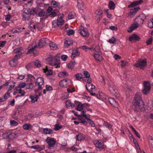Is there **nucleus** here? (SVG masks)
Masks as SVG:
<instances>
[{
	"label": "nucleus",
	"mask_w": 153,
	"mask_h": 153,
	"mask_svg": "<svg viewBox=\"0 0 153 153\" xmlns=\"http://www.w3.org/2000/svg\"><path fill=\"white\" fill-rule=\"evenodd\" d=\"M141 94L139 92H137L135 95L133 101V105L135 108L134 109V111L137 112L138 111V107L141 111H144L145 110L144 104L142 101L141 97Z\"/></svg>",
	"instance_id": "obj_1"
},
{
	"label": "nucleus",
	"mask_w": 153,
	"mask_h": 153,
	"mask_svg": "<svg viewBox=\"0 0 153 153\" xmlns=\"http://www.w3.org/2000/svg\"><path fill=\"white\" fill-rule=\"evenodd\" d=\"M50 41L49 39L46 38H43L39 40V43L37 46L35 45L33 46L32 45H30L28 48L27 53H33L35 51V48H40L45 46L47 44H48Z\"/></svg>",
	"instance_id": "obj_2"
},
{
	"label": "nucleus",
	"mask_w": 153,
	"mask_h": 153,
	"mask_svg": "<svg viewBox=\"0 0 153 153\" xmlns=\"http://www.w3.org/2000/svg\"><path fill=\"white\" fill-rule=\"evenodd\" d=\"M46 60L49 62V64L52 66H57L60 64L59 58L56 55L55 56H52L46 59Z\"/></svg>",
	"instance_id": "obj_3"
},
{
	"label": "nucleus",
	"mask_w": 153,
	"mask_h": 153,
	"mask_svg": "<svg viewBox=\"0 0 153 153\" xmlns=\"http://www.w3.org/2000/svg\"><path fill=\"white\" fill-rule=\"evenodd\" d=\"M108 89L110 92L115 96L119 97L120 96V94L116 87L113 84L110 83H108Z\"/></svg>",
	"instance_id": "obj_4"
},
{
	"label": "nucleus",
	"mask_w": 153,
	"mask_h": 153,
	"mask_svg": "<svg viewBox=\"0 0 153 153\" xmlns=\"http://www.w3.org/2000/svg\"><path fill=\"white\" fill-rule=\"evenodd\" d=\"M78 30L79 33L82 36L88 38L89 36V33L86 28H85L82 26L79 27Z\"/></svg>",
	"instance_id": "obj_5"
},
{
	"label": "nucleus",
	"mask_w": 153,
	"mask_h": 153,
	"mask_svg": "<svg viewBox=\"0 0 153 153\" xmlns=\"http://www.w3.org/2000/svg\"><path fill=\"white\" fill-rule=\"evenodd\" d=\"M146 65V61L145 59H140L137 62V63L135 64L134 65L136 67H140V69H143V68Z\"/></svg>",
	"instance_id": "obj_6"
},
{
	"label": "nucleus",
	"mask_w": 153,
	"mask_h": 153,
	"mask_svg": "<svg viewBox=\"0 0 153 153\" xmlns=\"http://www.w3.org/2000/svg\"><path fill=\"white\" fill-rule=\"evenodd\" d=\"M44 80L43 78L39 77L37 78L36 81L35 82L36 86H38V88L37 89V90H40L44 86Z\"/></svg>",
	"instance_id": "obj_7"
},
{
	"label": "nucleus",
	"mask_w": 153,
	"mask_h": 153,
	"mask_svg": "<svg viewBox=\"0 0 153 153\" xmlns=\"http://www.w3.org/2000/svg\"><path fill=\"white\" fill-rule=\"evenodd\" d=\"M143 85L144 88L142 90V93L146 95L149 92L151 87L150 85L149 82L144 81L143 82Z\"/></svg>",
	"instance_id": "obj_8"
},
{
	"label": "nucleus",
	"mask_w": 153,
	"mask_h": 153,
	"mask_svg": "<svg viewBox=\"0 0 153 153\" xmlns=\"http://www.w3.org/2000/svg\"><path fill=\"white\" fill-rule=\"evenodd\" d=\"M146 19V16L143 13H142L140 14L135 18L134 21L137 22V23H139L140 24L142 25L143 24V22Z\"/></svg>",
	"instance_id": "obj_9"
},
{
	"label": "nucleus",
	"mask_w": 153,
	"mask_h": 153,
	"mask_svg": "<svg viewBox=\"0 0 153 153\" xmlns=\"http://www.w3.org/2000/svg\"><path fill=\"white\" fill-rule=\"evenodd\" d=\"M140 10L139 7H134L130 9V12L128 14L127 16L129 18H131Z\"/></svg>",
	"instance_id": "obj_10"
},
{
	"label": "nucleus",
	"mask_w": 153,
	"mask_h": 153,
	"mask_svg": "<svg viewBox=\"0 0 153 153\" xmlns=\"http://www.w3.org/2000/svg\"><path fill=\"white\" fill-rule=\"evenodd\" d=\"M45 141L48 143L49 148L53 147L56 142V140L53 138L47 137Z\"/></svg>",
	"instance_id": "obj_11"
},
{
	"label": "nucleus",
	"mask_w": 153,
	"mask_h": 153,
	"mask_svg": "<svg viewBox=\"0 0 153 153\" xmlns=\"http://www.w3.org/2000/svg\"><path fill=\"white\" fill-rule=\"evenodd\" d=\"M16 132L11 133L10 132H7L4 133L3 134V136L9 139L12 140L13 139L15 136L16 135Z\"/></svg>",
	"instance_id": "obj_12"
},
{
	"label": "nucleus",
	"mask_w": 153,
	"mask_h": 153,
	"mask_svg": "<svg viewBox=\"0 0 153 153\" xmlns=\"http://www.w3.org/2000/svg\"><path fill=\"white\" fill-rule=\"evenodd\" d=\"M94 143L96 147L99 149H104V143L100 140H95L94 141Z\"/></svg>",
	"instance_id": "obj_13"
},
{
	"label": "nucleus",
	"mask_w": 153,
	"mask_h": 153,
	"mask_svg": "<svg viewBox=\"0 0 153 153\" xmlns=\"http://www.w3.org/2000/svg\"><path fill=\"white\" fill-rule=\"evenodd\" d=\"M22 16L24 20L25 21L28 20L30 16L29 11L28 10H24L23 12Z\"/></svg>",
	"instance_id": "obj_14"
},
{
	"label": "nucleus",
	"mask_w": 153,
	"mask_h": 153,
	"mask_svg": "<svg viewBox=\"0 0 153 153\" xmlns=\"http://www.w3.org/2000/svg\"><path fill=\"white\" fill-rule=\"evenodd\" d=\"M139 26L138 23L137 22H135L133 24H131L129 29L127 30L128 32L129 33L131 32L133 30L137 28Z\"/></svg>",
	"instance_id": "obj_15"
},
{
	"label": "nucleus",
	"mask_w": 153,
	"mask_h": 153,
	"mask_svg": "<svg viewBox=\"0 0 153 153\" xmlns=\"http://www.w3.org/2000/svg\"><path fill=\"white\" fill-rule=\"evenodd\" d=\"M143 2L142 0H139L131 2L130 4L128 6V8L132 7L139 5Z\"/></svg>",
	"instance_id": "obj_16"
},
{
	"label": "nucleus",
	"mask_w": 153,
	"mask_h": 153,
	"mask_svg": "<svg viewBox=\"0 0 153 153\" xmlns=\"http://www.w3.org/2000/svg\"><path fill=\"white\" fill-rule=\"evenodd\" d=\"M73 43L72 40L66 38L65 39L64 46L65 48H68L70 45H73Z\"/></svg>",
	"instance_id": "obj_17"
},
{
	"label": "nucleus",
	"mask_w": 153,
	"mask_h": 153,
	"mask_svg": "<svg viewBox=\"0 0 153 153\" xmlns=\"http://www.w3.org/2000/svg\"><path fill=\"white\" fill-rule=\"evenodd\" d=\"M108 101L111 105L114 107L118 106V103L114 99L110 98L108 99Z\"/></svg>",
	"instance_id": "obj_18"
},
{
	"label": "nucleus",
	"mask_w": 153,
	"mask_h": 153,
	"mask_svg": "<svg viewBox=\"0 0 153 153\" xmlns=\"http://www.w3.org/2000/svg\"><path fill=\"white\" fill-rule=\"evenodd\" d=\"M129 40L130 41H132L133 39L136 41L139 40L140 38L137 35L134 34L129 37Z\"/></svg>",
	"instance_id": "obj_19"
},
{
	"label": "nucleus",
	"mask_w": 153,
	"mask_h": 153,
	"mask_svg": "<svg viewBox=\"0 0 153 153\" xmlns=\"http://www.w3.org/2000/svg\"><path fill=\"white\" fill-rule=\"evenodd\" d=\"M77 6L79 8L83 10L85 8L84 3L82 0H77Z\"/></svg>",
	"instance_id": "obj_20"
},
{
	"label": "nucleus",
	"mask_w": 153,
	"mask_h": 153,
	"mask_svg": "<svg viewBox=\"0 0 153 153\" xmlns=\"http://www.w3.org/2000/svg\"><path fill=\"white\" fill-rule=\"evenodd\" d=\"M101 53H95V54L94 55L95 59L100 62L103 59V58L100 55Z\"/></svg>",
	"instance_id": "obj_21"
},
{
	"label": "nucleus",
	"mask_w": 153,
	"mask_h": 153,
	"mask_svg": "<svg viewBox=\"0 0 153 153\" xmlns=\"http://www.w3.org/2000/svg\"><path fill=\"white\" fill-rule=\"evenodd\" d=\"M17 59L13 58L11 61H9V64L11 66L14 67L17 65Z\"/></svg>",
	"instance_id": "obj_22"
},
{
	"label": "nucleus",
	"mask_w": 153,
	"mask_h": 153,
	"mask_svg": "<svg viewBox=\"0 0 153 153\" xmlns=\"http://www.w3.org/2000/svg\"><path fill=\"white\" fill-rule=\"evenodd\" d=\"M58 76L61 78H63L66 76L68 75L67 72L66 71H64L60 72L58 74Z\"/></svg>",
	"instance_id": "obj_23"
},
{
	"label": "nucleus",
	"mask_w": 153,
	"mask_h": 153,
	"mask_svg": "<svg viewBox=\"0 0 153 153\" xmlns=\"http://www.w3.org/2000/svg\"><path fill=\"white\" fill-rule=\"evenodd\" d=\"M43 70L44 72L46 73L47 76H49L52 74V71L48 69L47 66H46L45 68L43 69Z\"/></svg>",
	"instance_id": "obj_24"
},
{
	"label": "nucleus",
	"mask_w": 153,
	"mask_h": 153,
	"mask_svg": "<svg viewBox=\"0 0 153 153\" xmlns=\"http://www.w3.org/2000/svg\"><path fill=\"white\" fill-rule=\"evenodd\" d=\"M29 98L31 99V101L32 103H34L35 102L37 101L38 97L37 95H34L33 96H30Z\"/></svg>",
	"instance_id": "obj_25"
},
{
	"label": "nucleus",
	"mask_w": 153,
	"mask_h": 153,
	"mask_svg": "<svg viewBox=\"0 0 153 153\" xmlns=\"http://www.w3.org/2000/svg\"><path fill=\"white\" fill-rule=\"evenodd\" d=\"M49 45L51 49L52 50H56L57 48V45L54 42H49Z\"/></svg>",
	"instance_id": "obj_26"
},
{
	"label": "nucleus",
	"mask_w": 153,
	"mask_h": 153,
	"mask_svg": "<svg viewBox=\"0 0 153 153\" xmlns=\"http://www.w3.org/2000/svg\"><path fill=\"white\" fill-rule=\"evenodd\" d=\"M85 138V136L82 133H79L76 136V140L78 141H81Z\"/></svg>",
	"instance_id": "obj_27"
},
{
	"label": "nucleus",
	"mask_w": 153,
	"mask_h": 153,
	"mask_svg": "<svg viewBox=\"0 0 153 153\" xmlns=\"http://www.w3.org/2000/svg\"><path fill=\"white\" fill-rule=\"evenodd\" d=\"M79 50L77 49H76L73 51L72 54L71 56L72 58H74L76 56L79 55Z\"/></svg>",
	"instance_id": "obj_28"
},
{
	"label": "nucleus",
	"mask_w": 153,
	"mask_h": 153,
	"mask_svg": "<svg viewBox=\"0 0 153 153\" xmlns=\"http://www.w3.org/2000/svg\"><path fill=\"white\" fill-rule=\"evenodd\" d=\"M115 4L114 2L112 1H109L108 4V7L111 10L114 9Z\"/></svg>",
	"instance_id": "obj_29"
},
{
	"label": "nucleus",
	"mask_w": 153,
	"mask_h": 153,
	"mask_svg": "<svg viewBox=\"0 0 153 153\" xmlns=\"http://www.w3.org/2000/svg\"><path fill=\"white\" fill-rule=\"evenodd\" d=\"M75 102L79 103V104L77 105L76 110L79 111H81V110L83 109V105L82 103H81L80 102L76 100L75 101Z\"/></svg>",
	"instance_id": "obj_30"
},
{
	"label": "nucleus",
	"mask_w": 153,
	"mask_h": 153,
	"mask_svg": "<svg viewBox=\"0 0 153 153\" xmlns=\"http://www.w3.org/2000/svg\"><path fill=\"white\" fill-rule=\"evenodd\" d=\"M51 5L53 7H59V3L55 0H52L51 2Z\"/></svg>",
	"instance_id": "obj_31"
},
{
	"label": "nucleus",
	"mask_w": 153,
	"mask_h": 153,
	"mask_svg": "<svg viewBox=\"0 0 153 153\" xmlns=\"http://www.w3.org/2000/svg\"><path fill=\"white\" fill-rule=\"evenodd\" d=\"M74 76L75 79L77 80H80L83 78V75L81 73H78Z\"/></svg>",
	"instance_id": "obj_32"
},
{
	"label": "nucleus",
	"mask_w": 153,
	"mask_h": 153,
	"mask_svg": "<svg viewBox=\"0 0 153 153\" xmlns=\"http://www.w3.org/2000/svg\"><path fill=\"white\" fill-rule=\"evenodd\" d=\"M87 89L89 91H91V90L95 88V86L92 84H88L86 85Z\"/></svg>",
	"instance_id": "obj_33"
},
{
	"label": "nucleus",
	"mask_w": 153,
	"mask_h": 153,
	"mask_svg": "<svg viewBox=\"0 0 153 153\" xmlns=\"http://www.w3.org/2000/svg\"><path fill=\"white\" fill-rule=\"evenodd\" d=\"M43 131L45 134H50L53 133V130L48 128H45L43 129Z\"/></svg>",
	"instance_id": "obj_34"
},
{
	"label": "nucleus",
	"mask_w": 153,
	"mask_h": 153,
	"mask_svg": "<svg viewBox=\"0 0 153 153\" xmlns=\"http://www.w3.org/2000/svg\"><path fill=\"white\" fill-rule=\"evenodd\" d=\"M149 143L150 148H153V140L152 137L149 136Z\"/></svg>",
	"instance_id": "obj_35"
},
{
	"label": "nucleus",
	"mask_w": 153,
	"mask_h": 153,
	"mask_svg": "<svg viewBox=\"0 0 153 153\" xmlns=\"http://www.w3.org/2000/svg\"><path fill=\"white\" fill-rule=\"evenodd\" d=\"M16 89V92L17 93H19L21 94V96H23L25 95V92L22 90L20 88L19 89L15 88Z\"/></svg>",
	"instance_id": "obj_36"
},
{
	"label": "nucleus",
	"mask_w": 153,
	"mask_h": 153,
	"mask_svg": "<svg viewBox=\"0 0 153 153\" xmlns=\"http://www.w3.org/2000/svg\"><path fill=\"white\" fill-rule=\"evenodd\" d=\"M45 89H44L43 90V93L44 94L46 93V91H51L53 90L52 86L50 85H47L45 86Z\"/></svg>",
	"instance_id": "obj_37"
},
{
	"label": "nucleus",
	"mask_w": 153,
	"mask_h": 153,
	"mask_svg": "<svg viewBox=\"0 0 153 153\" xmlns=\"http://www.w3.org/2000/svg\"><path fill=\"white\" fill-rule=\"evenodd\" d=\"M75 61L71 62L67 64V67L68 68L73 69L75 65Z\"/></svg>",
	"instance_id": "obj_38"
},
{
	"label": "nucleus",
	"mask_w": 153,
	"mask_h": 153,
	"mask_svg": "<svg viewBox=\"0 0 153 153\" xmlns=\"http://www.w3.org/2000/svg\"><path fill=\"white\" fill-rule=\"evenodd\" d=\"M64 23V21L61 19H57V25L58 26H61Z\"/></svg>",
	"instance_id": "obj_39"
},
{
	"label": "nucleus",
	"mask_w": 153,
	"mask_h": 153,
	"mask_svg": "<svg viewBox=\"0 0 153 153\" xmlns=\"http://www.w3.org/2000/svg\"><path fill=\"white\" fill-rule=\"evenodd\" d=\"M26 86V84L25 82H21L19 84V85L17 87H16L15 88H20L21 89L22 88H23Z\"/></svg>",
	"instance_id": "obj_40"
},
{
	"label": "nucleus",
	"mask_w": 153,
	"mask_h": 153,
	"mask_svg": "<svg viewBox=\"0 0 153 153\" xmlns=\"http://www.w3.org/2000/svg\"><path fill=\"white\" fill-rule=\"evenodd\" d=\"M95 14L99 16V18L100 19V17H101L102 15V11L100 9L97 10L95 12Z\"/></svg>",
	"instance_id": "obj_41"
},
{
	"label": "nucleus",
	"mask_w": 153,
	"mask_h": 153,
	"mask_svg": "<svg viewBox=\"0 0 153 153\" xmlns=\"http://www.w3.org/2000/svg\"><path fill=\"white\" fill-rule=\"evenodd\" d=\"M103 125L104 126L108 128L109 129L111 128L112 127V126L111 124H110L109 123L107 122H105V121H104V123H103Z\"/></svg>",
	"instance_id": "obj_42"
},
{
	"label": "nucleus",
	"mask_w": 153,
	"mask_h": 153,
	"mask_svg": "<svg viewBox=\"0 0 153 153\" xmlns=\"http://www.w3.org/2000/svg\"><path fill=\"white\" fill-rule=\"evenodd\" d=\"M26 86L27 89H32L34 87L33 85V83L32 82H31L30 83L26 84Z\"/></svg>",
	"instance_id": "obj_43"
},
{
	"label": "nucleus",
	"mask_w": 153,
	"mask_h": 153,
	"mask_svg": "<svg viewBox=\"0 0 153 153\" xmlns=\"http://www.w3.org/2000/svg\"><path fill=\"white\" fill-rule=\"evenodd\" d=\"M33 65H34L36 67H39L41 66V64L39 62V61L37 60L34 63H33Z\"/></svg>",
	"instance_id": "obj_44"
},
{
	"label": "nucleus",
	"mask_w": 153,
	"mask_h": 153,
	"mask_svg": "<svg viewBox=\"0 0 153 153\" xmlns=\"http://www.w3.org/2000/svg\"><path fill=\"white\" fill-rule=\"evenodd\" d=\"M30 126L31 125L29 124L25 123L23 125V128L25 130H27L30 128Z\"/></svg>",
	"instance_id": "obj_45"
},
{
	"label": "nucleus",
	"mask_w": 153,
	"mask_h": 153,
	"mask_svg": "<svg viewBox=\"0 0 153 153\" xmlns=\"http://www.w3.org/2000/svg\"><path fill=\"white\" fill-rule=\"evenodd\" d=\"M10 125L12 126H17L18 124V123L14 120H10Z\"/></svg>",
	"instance_id": "obj_46"
},
{
	"label": "nucleus",
	"mask_w": 153,
	"mask_h": 153,
	"mask_svg": "<svg viewBox=\"0 0 153 153\" xmlns=\"http://www.w3.org/2000/svg\"><path fill=\"white\" fill-rule=\"evenodd\" d=\"M84 78H90V74L89 73L88 71H84Z\"/></svg>",
	"instance_id": "obj_47"
},
{
	"label": "nucleus",
	"mask_w": 153,
	"mask_h": 153,
	"mask_svg": "<svg viewBox=\"0 0 153 153\" xmlns=\"http://www.w3.org/2000/svg\"><path fill=\"white\" fill-rule=\"evenodd\" d=\"M94 50L96 53H101L100 49L99 46H95Z\"/></svg>",
	"instance_id": "obj_48"
},
{
	"label": "nucleus",
	"mask_w": 153,
	"mask_h": 153,
	"mask_svg": "<svg viewBox=\"0 0 153 153\" xmlns=\"http://www.w3.org/2000/svg\"><path fill=\"white\" fill-rule=\"evenodd\" d=\"M67 33V34L68 36H70L71 35H73L74 33V31L73 30H69L66 31Z\"/></svg>",
	"instance_id": "obj_49"
},
{
	"label": "nucleus",
	"mask_w": 153,
	"mask_h": 153,
	"mask_svg": "<svg viewBox=\"0 0 153 153\" xmlns=\"http://www.w3.org/2000/svg\"><path fill=\"white\" fill-rule=\"evenodd\" d=\"M88 122H89L92 126L94 127L95 126V124L94 121L91 120L87 118V119Z\"/></svg>",
	"instance_id": "obj_50"
},
{
	"label": "nucleus",
	"mask_w": 153,
	"mask_h": 153,
	"mask_svg": "<svg viewBox=\"0 0 153 153\" xmlns=\"http://www.w3.org/2000/svg\"><path fill=\"white\" fill-rule=\"evenodd\" d=\"M108 42L111 44H114L116 42V40L114 38L112 37L109 40Z\"/></svg>",
	"instance_id": "obj_51"
},
{
	"label": "nucleus",
	"mask_w": 153,
	"mask_h": 153,
	"mask_svg": "<svg viewBox=\"0 0 153 153\" xmlns=\"http://www.w3.org/2000/svg\"><path fill=\"white\" fill-rule=\"evenodd\" d=\"M22 54V53H17L15 55L14 58L18 60L20 58Z\"/></svg>",
	"instance_id": "obj_52"
},
{
	"label": "nucleus",
	"mask_w": 153,
	"mask_h": 153,
	"mask_svg": "<svg viewBox=\"0 0 153 153\" xmlns=\"http://www.w3.org/2000/svg\"><path fill=\"white\" fill-rule=\"evenodd\" d=\"M152 38H151L147 40L146 43L147 45H149L152 44Z\"/></svg>",
	"instance_id": "obj_53"
},
{
	"label": "nucleus",
	"mask_w": 153,
	"mask_h": 153,
	"mask_svg": "<svg viewBox=\"0 0 153 153\" xmlns=\"http://www.w3.org/2000/svg\"><path fill=\"white\" fill-rule=\"evenodd\" d=\"M29 12H30V15H34L36 14V10L34 9L30 10V11H29Z\"/></svg>",
	"instance_id": "obj_54"
},
{
	"label": "nucleus",
	"mask_w": 153,
	"mask_h": 153,
	"mask_svg": "<svg viewBox=\"0 0 153 153\" xmlns=\"http://www.w3.org/2000/svg\"><path fill=\"white\" fill-rule=\"evenodd\" d=\"M121 62L122 63L121 66L122 68H123L126 66L128 64V62L126 61H125L123 60H122L121 61Z\"/></svg>",
	"instance_id": "obj_55"
},
{
	"label": "nucleus",
	"mask_w": 153,
	"mask_h": 153,
	"mask_svg": "<svg viewBox=\"0 0 153 153\" xmlns=\"http://www.w3.org/2000/svg\"><path fill=\"white\" fill-rule=\"evenodd\" d=\"M45 12L44 10H42L38 13V15L39 16H42L45 15Z\"/></svg>",
	"instance_id": "obj_56"
},
{
	"label": "nucleus",
	"mask_w": 153,
	"mask_h": 153,
	"mask_svg": "<svg viewBox=\"0 0 153 153\" xmlns=\"http://www.w3.org/2000/svg\"><path fill=\"white\" fill-rule=\"evenodd\" d=\"M59 84L60 86L64 88H65L66 86V84H65L64 82H62V81L61 80L60 81Z\"/></svg>",
	"instance_id": "obj_57"
},
{
	"label": "nucleus",
	"mask_w": 153,
	"mask_h": 153,
	"mask_svg": "<svg viewBox=\"0 0 153 153\" xmlns=\"http://www.w3.org/2000/svg\"><path fill=\"white\" fill-rule=\"evenodd\" d=\"M21 49L20 48H17L14 50V53H16V54L19 53H22L21 52Z\"/></svg>",
	"instance_id": "obj_58"
},
{
	"label": "nucleus",
	"mask_w": 153,
	"mask_h": 153,
	"mask_svg": "<svg viewBox=\"0 0 153 153\" xmlns=\"http://www.w3.org/2000/svg\"><path fill=\"white\" fill-rule=\"evenodd\" d=\"M68 58V56L66 55H62L61 56V58L64 61H65Z\"/></svg>",
	"instance_id": "obj_59"
},
{
	"label": "nucleus",
	"mask_w": 153,
	"mask_h": 153,
	"mask_svg": "<svg viewBox=\"0 0 153 153\" xmlns=\"http://www.w3.org/2000/svg\"><path fill=\"white\" fill-rule=\"evenodd\" d=\"M28 78L30 79L31 80H35L36 79L35 77L31 74H28L27 75Z\"/></svg>",
	"instance_id": "obj_60"
},
{
	"label": "nucleus",
	"mask_w": 153,
	"mask_h": 153,
	"mask_svg": "<svg viewBox=\"0 0 153 153\" xmlns=\"http://www.w3.org/2000/svg\"><path fill=\"white\" fill-rule=\"evenodd\" d=\"M30 28L32 31L33 32H35L36 29L35 26L34 25H32V26H30Z\"/></svg>",
	"instance_id": "obj_61"
},
{
	"label": "nucleus",
	"mask_w": 153,
	"mask_h": 153,
	"mask_svg": "<svg viewBox=\"0 0 153 153\" xmlns=\"http://www.w3.org/2000/svg\"><path fill=\"white\" fill-rule=\"evenodd\" d=\"M109 28L112 30H114L115 31L117 30V27L113 26H111L109 27Z\"/></svg>",
	"instance_id": "obj_62"
},
{
	"label": "nucleus",
	"mask_w": 153,
	"mask_h": 153,
	"mask_svg": "<svg viewBox=\"0 0 153 153\" xmlns=\"http://www.w3.org/2000/svg\"><path fill=\"white\" fill-rule=\"evenodd\" d=\"M86 111H82L81 113V117H83L85 118L86 119H87V116L85 114H84L86 113Z\"/></svg>",
	"instance_id": "obj_63"
},
{
	"label": "nucleus",
	"mask_w": 153,
	"mask_h": 153,
	"mask_svg": "<svg viewBox=\"0 0 153 153\" xmlns=\"http://www.w3.org/2000/svg\"><path fill=\"white\" fill-rule=\"evenodd\" d=\"M13 33H17L20 32V31L18 30L17 28L13 29L10 31Z\"/></svg>",
	"instance_id": "obj_64"
}]
</instances>
